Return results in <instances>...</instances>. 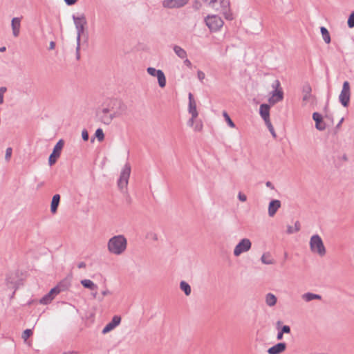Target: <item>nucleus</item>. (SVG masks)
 I'll use <instances>...</instances> for the list:
<instances>
[{
    "label": "nucleus",
    "mask_w": 354,
    "mask_h": 354,
    "mask_svg": "<svg viewBox=\"0 0 354 354\" xmlns=\"http://www.w3.org/2000/svg\"><path fill=\"white\" fill-rule=\"evenodd\" d=\"M6 50V47H1L0 48V52H3Z\"/></svg>",
    "instance_id": "obj_55"
},
{
    "label": "nucleus",
    "mask_w": 354,
    "mask_h": 354,
    "mask_svg": "<svg viewBox=\"0 0 354 354\" xmlns=\"http://www.w3.org/2000/svg\"><path fill=\"white\" fill-rule=\"evenodd\" d=\"M223 116L225 118L226 122L227 123V124L229 125L230 127H231V128L235 127V124L232 120V119L230 118V117L229 116V115L227 114V113L226 111L223 112Z\"/></svg>",
    "instance_id": "obj_31"
},
{
    "label": "nucleus",
    "mask_w": 354,
    "mask_h": 354,
    "mask_svg": "<svg viewBox=\"0 0 354 354\" xmlns=\"http://www.w3.org/2000/svg\"><path fill=\"white\" fill-rule=\"evenodd\" d=\"M147 238L153 241H157L158 240V234L153 232H149L147 234Z\"/></svg>",
    "instance_id": "obj_36"
},
{
    "label": "nucleus",
    "mask_w": 354,
    "mask_h": 354,
    "mask_svg": "<svg viewBox=\"0 0 354 354\" xmlns=\"http://www.w3.org/2000/svg\"><path fill=\"white\" fill-rule=\"evenodd\" d=\"M21 20L18 17H15L12 19L11 26L12 34L15 37H18L20 31Z\"/></svg>",
    "instance_id": "obj_21"
},
{
    "label": "nucleus",
    "mask_w": 354,
    "mask_h": 354,
    "mask_svg": "<svg viewBox=\"0 0 354 354\" xmlns=\"http://www.w3.org/2000/svg\"><path fill=\"white\" fill-rule=\"evenodd\" d=\"M93 292H91V295L93 296V298H97V292L96 290H92Z\"/></svg>",
    "instance_id": "obj_52"
},
{
    "label": "nucleus",
    "mask_w": 354,
    "mask_h": 354,
    "mask_svg": "<svg viewBox=\"0 0 354 354\" xmlns=\"http://www.w3.org/2000/svg\"><path fill=\"white\" fill-rule=\"evenodd\" d=\"M196 118L197 117H194L193 115H192L191 118L187 122V124L189 127H194V123L195 120L196 119Z\"/></svg>",
    "instance_id": "obj_45"
},
{
    "label": "nucleus",
    "mask_w": 354,
    "mask_h": 354,
    "mask_svg": "<svg viewBox=\"0 0 354 354\" xmlns=\"http://www.w3.org/2000/svg\"><path fill=\"white\" fill-rule=\"evenodd\" d=\"M273 91L271 93V96L268 99L270 104L274 105L276 103L281 102L283 98V92L280 88V82L279 80H274L272 84Z\"/></svg>",
    "instance_id": "obj_5"
},
{
    "label": "nucleus",
    "mask_w": 354,
    "mask_h": 354,
    "mask_svg": "<svg viewBox=\"0 0 354 354\" xmlns=\"http://www.w3.org/2000/svg\"><path fill=\"white\" fill-rule=\"evenodd\" d=\"M78 0H64L65 3L68 5V6H72L73 4H75Z\"/></svg>",
    "instance_id": "obj_46"
},
{
    "label": "nucleus",
    "mask_w": 354,
    "mask_h": 354,
    "mask_svg": "<svg viewBox=\"0 0 354 354\" xmlns=\"http://www.w3.org/2000/svg\"><path fill=\"white\" fill-rule=\"evenodd\" d=\"M172 49L175 55L180 59L185 58L187 55V51L180 46L179 45L175 44L172 46Z\"/></svg>",
    "instance_id": "obj_23"
},
{
    "label": "nucleus",
    "mask_w": 354,
    "mask_h": 354,
    "mask_svg": "<svg viewBox=\"0 0 354 354\" xmlns=\"http://www.w3.org/2000/svg\"><path fill=\"white\" fill-rule=\"evenodd\" d=\"M55 46V42L54 41H50V45H49L50 49H51V50L54 49Z\"/></svg>",
    "instance_id": "obj_51"
},
{
    "label": "nucleus",
    "mask_w": 354,
    "mask_h": 354,
    "mask_svg": "<svg viewBox=\"0 0 354 354\" xmlns=\"http://www.w3.org/2000/svg\"><path fill=\"white\" fill-rule=\"evenodd\" d=\"M6 281L8 283H12L10 280V277L8 276L6 277Z\"/></svg>",
    "instance_id": "obj_54"
},
{
    "label": "nucleus",
    "mask_w": 354,
    "mask_h": 354,
    "mask_svg": "<svg viewBox=\"0 0 354 354\" xmlns=\"http://www.w3.org/2000/svg\"><path fill=\"white\" fill-rule=\"evenodd\" d=\"M64 145V140H59L54 147L53 151L48 158V163L50 166L54 165L56 162L57 159L60 156Z\"/></svg>",
    "instance_id": "obj_12"
},
{
    "label": "nucleus",
    "mask_w": 354,
    "mask_h": 354,
    "mask_svg": "<svg viewBox=\"0 0 354 354\" xmlns=\"http://www.w3.org/2000/svg\"><path fill=\"white\" fill-rule=\"evenodd\" d=\"M261 261L264 265H273L275 263V260L270 252H264L261 255Z\"/></svg>",
    "instance_id": "obj_22"
},
{
    "label": "nucleus",
    "mask_w": 354,
    "mask_h": 354,
    "mask_svg": "<svg viewBox=\"0 0 354 354\" xmlns=\"http://www.w3.org/2000/svg\"><path fill=\"white\" fill-rule=\"evenodd\" d=\"M12 148L8 147L6 150V155H5V159L6 161H9L10 160V158L12 156Z\"/></svg>",
    "instance_id": "obj_38"
},
{
    "label": "nucleus",
    "mask_w": 354,
    "mask_h": 354,
    "mask_svg": "<svg viewBox=\"0 0 354 354\" xmlns=\"http://www.w3.org/2000/svg\"><path fill=\"white\" fill-rule=\"evenodd\" d=\"M301 298L305 302H310L315 299L320 300L322 299V297L319 295L315 294L313 292H306L301 295Z\"/></svg>",
    "instance_id": "obj_24"
},
{
    "label": "nucleus",
    "mask_w": 354,
    "mask_h": 354,
    "mask_svg": "<svg viewBox=\"0 0 354 354\" xmlns=\"http://www.w3.org/2000/svg\"><path fill=\"white\" fill-rule=\"evenodd\" d=\"M127 239L123 234L111 237L107 241L108 252L115 256L122 255L127 249Z\"/></svg>",
    "instance_id": "obj_2"
},
{
    "label": "nucleus",
    "mask_w": 354,
    "mask_h": 354,
    "mask_svg": "<svg viewBox=\"0 0 354 354\" xmlns=\"http://www.w3.org/2000/svg\"><path fill=\"white\" fill-rule=\"evenodd\" d=\"M121 322V317L119 316H114L112 320L106 325L102 330L103 334H106L110 331L113 330L116 326H118Z\"/></svg>",
    "instance_id": "obj_16"
},
{
    "label": "nucleus",
    "mask_w": 354,
    "mask_h": 354,
    "mask_svg": "<svg viewBox=\"0 0 354 354\" xmlns=\"http://www.w3.org/2000/svg\"><path fill=\"white\" fill-rule=\"evenodd\" d=\"M312 354H326V353H312Z\"/></svg>",
    "instance_id": "obj_56"
},
{
    "label": "nucleus",
    "mask_w": 354,
    "mask_h": 354,
    "mask_svg": "<svg viewBox=\"0 0 354 354\" xmlns=\"http://www.w3.org/2000/svg\"><path fill=\"white\" fill-rule=\"evenodd\" d=\"M147 72L152 77H156L158 80V85L160 88H165L166 86V77L162 70L156 69L153 67H148Z\"/></svg>",
    "instance_id": "obj_9"
},
{
    "label": "nucleus",
    "mask_w": 354,
    "mask_h": 354,
    "mask_svg": "<svg viewBox=\"0 0 354 354\" xmlns=\"http://www.w3.org/2000/svg\"><path fill=\"white\" fill-rule=\"evenodd\" d=\"M300 230V224L298 221H297L295 223V226H288V228H287V233L288 234H293V233H295L298 231H299Z\"/></svg>",
    "instance_id": "obj_30"
},
{
    "label": "nucleus",
    "mask_w": 354,
    "mask_h": 354,
    "mask_svg": "<svg viewBox=\"0 0 354 354\" xmlns=\"http://www.w3.org/2000/svg\"><path fill=\"white\" fill-rule=\"evenodd\" d=\"M182 60L185 66L188 68H192V64L191 61L188 59V55H187L185 58L182 59Z\"/></svg>",
    "instance_id": "obj_40"
},
{
    "label": "nucleus",
    "mask_w": 354,
    "mask_h": 354,
    "mask_svg": "<svg viewBox=\"0 0 354 354\" xmlns=\"http://www.w3.org/2000/svg\"><path fill=\"white\" fill-rule=\"evenodd\" d=\"M347 23L349 28L354 27V11L350 15Z\"/></svg>",
    "instance_id": "obj_37"
},
{
    "label": "nucleus",
    "mask_w": 354,
    "mask_h": 354,
    "mask_svg": "<svg viewBox=\"0 0 354 354\" xmlns=\"http://www.w3.org/2000/svg\"><path fill=\"white\" fill-rule=\"evenodd\" d=\"M77 268L81 269V268H86V263L83 261L82 262H80L78 264H77Z\"/></svg>",
    "instance_id": "obj_47"
},
{
    "label": "nucleus",
    "mask_w": 354,
    "mask_h": 354,
    "mask_svg": "<svg viewBox=\"0 0 354 354\" xmlns=\"http://www.w3.org/2000/svg\"><path fill=\"white\" fill-rule=\"evenodd\" d=\"M189 98V104H188V112L191 115H193L194 117H198V112L197 111L196 107V102L194 100L193 95L189 93L188 95Z\"/></svg>",
    "instance_id": "obj_15"
},
{
    "label": "nucleus",
    "mask_w": 354,
    "mask_h": 354,
    "mask_svg": "<svg viewBox=\"0 0 354 354\" xmlns=\"http://www.w3.org/2000/svg\"><path fill=\"white\" fill-rule=\"evenodd\" d=\"M313 119L315 121V127L317 129L323 131L326 129V124L322 120V116L319 113L315 112L313 114Z\"/></svg>",
    "instance_id": "obj_20"
},
{
    "label": "nucleus",
    "mask_w": 354,
    "mask_h": 354,
    "mask_svg": "<svg viewBox=\"0 0 354 354\" xmlns=\"http://www.w3.org/2000/svg\"><path fill=\"white\" fill-rule=\"evenodd\" d=\"M205 24L211 31H218L223 26V19L217 15H209L205 19Z\"/></svg>",
    "instance_id": "obj_8"
},
{
    "label": "nucleus",
    "mask_w": 354,
    "mask_h": 354,
    "mask_svg": "<svg viewBox=\"0 0 354 354\" xmlns=\"http://www.w3.org/2000/svg\"><path fill=\"white\" fill-rule=\"evenodd\" d=\"M286 348V344L284 342L278 343L268 350V354H280Z\"/></svg>",
    "instance_id": "obj_18"
},
{
    "label": "nucleus",
    "mask_w": 354,
    "mask_h": 354,
    "mask_svg": "<svg viewBox=\"0 0 354 354\" xmlns=\"http://www.w3.org/2000/svg\"><path fill=\"white\" fill-rule=\"evenodd\" d=\"M73 22L77 30V46H76V57L80 59V38L81 35L84 33L85 26L86 25V19L84 15L76 17L73 16Z\"/></svg>",
    "instance_id": "obj_4"
},
{
    "label": "nucleus",
    "mask_w": 354,
    "mask_h": 354,
    "mask_svg": "<svg viewBox=\"0 0 354 354\" xmlns=\"http://www.w3.org/2000/svg\"><path fill=\"white\" fill-rule=\"evenodd\" d=\"M202 129H203V124L201 122L196 123L195 124V126L194 127V130L195 131L199 132V131H201Z\"/></svg>",
    "instance_id": "obj_41"
},
{
    "label": "nucleus",
    "mask_w": 354,
    "mask_h": 354,
    "mask_svg": "<svg viewBox=\"0 0 354 354\" xmlns=\"http://www.w3.org/2000/svg\"><path fill=\"white\" fill-rule=\"evenodd\" d=\"M60 201V196L59 194H55L53 196L51 204H50V211L53 214L57 212V207L59 205Z\"/></svg>",
    "instance_id": "obj_26"
},
{
    "label": "nucleus",
    "mask_w": 354,
    "mask_h": 354,
    "mask_svg": "<svg viewBox=\"0 0 354 354\" xmlns=\"http://www.w3.org/2000/svg\"><path fill=\"white\" fill-rule=\"evenodd\" d=\"M95 136L99 141H102L104 138V134L102 129H97L95 131Z\"/></svg>",
    "instance_id": "obj_34"
},
{
    "label": "nucleus",
    "mask_w": 354,
    "mask_h": 354,
    "mask_svg": "<svg viewBox=\"0 0 354 354\" xmlns=\"http://www.w3.org/2000/svg\"><path fill=\"white\" fill-rule=\"evenodd\" d=\"M238 198L241 201V202H245L247 201V196L245 194H243L242 192H239L238 194Z\"/></svg>",
    "instance_id": "obj_42"
},
{
    "label": "nucleus",
    "mask_w": 354,
    "mask_h": 354,
    "mask_svg": "<svg viewBox=\"0 0 354 354\" xmlns=\"http://www.w3.org/2000/svg\"><path fill=\"white\" fill-rule=\"evenodd\" d=\"M266 185L268 187H270V189H274V186H273V185H272V183H271V182H270V181L266 182Z\"/></svg>",
    "instance_id": "obj_50"
},
{
    "label": "nucleus",
    "mask_w": 354,
    "mask_h": 354,
    "mask_svg": "<svg viewBox=\"0 0 354 354\" xmlns=\"http://www.w3.org/2000/svg\"><path fill=\"white\" fill-rule=\"evenodd\" d=\"M32 335V331L30 329H26L21 335L22 339L26 342L27 339Z\"/></svg>",
    "instance_id": "obj_32"
},
{
    "label": "nucleus",
    "mask_w": 354,
    "mask_h": 354,
    "mask_svg": "<svg viewBox=\"0 0 354 354\" xmlns=\"http://www.w3.org/2000/svg\"><path fill=\"white\" fill-rule=\"evenodd\" d=\"M197 77L201 82H203L205 78V74L202 71H197Z\"/></svg>",
    "instance_id": "obj_39"
},
{
    "label": "nucleus",
    "mask_w": 354,
    "mask_h": 354,
    "mask_svg": "<svg viewBox=\"0 0 354 354\" xmlns=\"http://www.w3.org/2000/svg\"><path fill=\"white\" fill-rule=\"evenodd\" d=\"M126 109L125 104L121 100L111 99L103 104L97 116L103 124L109 125L115 118L122 115Z\"/></svg>",
    "instance_id": "obj_1"
},
{
    "label": "nucleus",
    "mask_w": 354,
    "mask_h": 354,
    "mask_svg": "<svg viewBox=\"0 0 354 354\" xmlns=\"http://www.w3.org/2000/svg\"><path fill=\"white\" fill-rule=\"evenodd\" d=\"M281 331L283 333H290V328L289 326L285 325L281 328Z\"/></svg>",
    "instance_id": "obj_44"
},
{
    "label": "nucleus",
    "mask_w": 354,
    "mask_h": 354,
    "mask_svg": "<svg viewBox=\"0 0 354 354\" xmlns=\"http://www.w3.org/2000/svg\"><path fill=\"white\" fill-rule=\"evenodd\" d=\"M351 97V88L348 82L346 81L343 83L342 91L339 95L340 103L344 106L347 107Z\"/></svg>",
    "instance_id": "obj_10"
},
{
    "label": "nucleus",
    "mask_w": 354,
    "mask_h": 354,
    "mask_svg": "<svg viewBox=\"0 0 354 354\" xmlns=\"http://www.w3.org/2000/svg\"><path fill=\"white\" fill-rule=\"evenodd\" d=\"M80 283L83 287L90 290H97V286L90 279H82Z\"/></svg>",
    "instance_id": "obj_27"
},
{
    "label": "nucleus",
    "mask_w": 354,
    "mask_h": 354,
    "mask_svg": "<svg viewBox=\"0 0 354 354\" xmlns=\"http://www.w3.org/2000/svg\"><path fill=\"white\" fill-rule=\"evenodd\" d=\"M189 0H163L162 7L167 9L180 8L188 3Z\"/></svg>",
    "instance_id": "obj_13"
},
{
    "label": "nucleus",
    "mask_w": 354,
    "mask_h": 354,
    "mask_svg": "<svg viewBox=\"0 0 354 354\" xmlns=\"http://www.w3.org/2000/svg\"><path fill=\"white\" fill-rule=\"evenodd\" d=\"M180 288L184 292L186 296H189L192 293L191 286L188 283L185 281H181L180 283Z\"/></svg>",
    "instance_id": "obj_28"
},
{
    "label": "nucleus",
    "mask_w": 354,
    "mask_h": 354,
    "mask_svg": "<svg viewBox=\"0 0 354 354\" xmlns=\"http://www.w3.org/2000/svg\"><path fill=\"white\" fill-rule=\"evenodd\" d=\"M252 248V242L248 238L241 239L234 248L233 254L238 257L241 254L248 252Z\"/></svg>",
    "instance_id": "obj_7"
},
{
    "label": "nucleus",
    "mask_w": 354,
    "mask_h": 354,
    "mask_svg": "<svg viewBox=\"0 0 354 354\" xmlns=\"http://www.w3.org/2000/svg\"><path fill=\"white\" fill-rule=\"evenodd\" d=\"M310 252L319 257H324L326 254V248L321 236L318 234L313 235L309 241Z\"/></svg>",
    "instance_id": "obj_3"
},
{
    "label": "nucleus",
    "mask_w": 354,
    "mask_h": 354,
    "mask_svg": "<svg viewBox=\"0 0 354 354\" xmlns=\"http://www.w3.org/2000/svg\"><path fill=\"white\" fill-rule=\"evenodd\" d=\"M312 88L309 84H306L303 86L302 88V101L304 102V105H306L308 103H310L311 105H313L315 103L316 97L315 96L311 94Z\"/></svg>",
    "instance_id": "obj_11"
},
{
    "label": "nucleus",
    "mask_w": 354,
    "mask_h": 354,
    "mask_svg": "<svg viewBox=\"0 0 354 354\" xmlns=\"http://www.w3.org/2000/svg\"><path fill=\"white\" fill-rule=\"evenodd\" d=\"M320 32L323 38V40L325 41L326 44H329L330 42V36L329 34L328 30L325 27H321L320 28Z\"/></svg>",
    "instance_id": "obj_29"
},
{
    "label": "nucleus",
    "mask_w": 354,
    "mask_h": 354,
    "mask_svg": "<svg viewBox=\"0 0 354 354\" xmlns=\"http://www.w3.org/2000/svg\"><path fill=\"white\" fill-rule=\"evenodd\" d=\"M265 123H266V125L267 126L268 129H269V131L272 134V137L275 138L277 137V134L275 133V131L274 129V127H273L270 120L266 122Z\"/></svg>",
    "instance_id": "obj_33"
},
{
    "label": "nucleus",
    "mask_w": 354,
    "mask_h": 354,
    "mask_svg": "<svg viewBox=\"0 0 354 354\" xmlns=\"http://www.w3.org/2000/svg\"><path fill=\"white\" fill-rule=\"evenodd\" d=\"M130 174L131 166L129 163H126L120 172V176L118 181V188L121 191H124L127 189Z\"/></svg>",
    "instance_id": "obj_6"
},
{
    "label": "nucleus",
    "mask_w": 354,
    "mask_h": 354,
    "mask_svg": "<svg viewBox=\"0 0 354 354\" xmlns=\"http://www.w3.org/2000/svg\"><path fill=\"white\" fill-rule=\"evenodd\" d=\"M111 294V292L108 289H105L102 292V296H106Z\"/></svg>",
    "instance_id": "obj_49"
},
{
    "label": "nucleus",
    "mask_w": 354,
    "mask_h": 354,
    "mask_svg": "<svg viewBox=\"0 0 354 354\" xmlns=\"http://www.w3.org/2000/svg\"><path fill=\"white\" fill-rule=\"evenodd\" d=\"M61 290L62 289L60 288L59 286L52 288L48 294H46L40 299V303L41 304H49L54 299L55 296L58 295Z\"/></svg>",
    "instance_id": "obj_14"
},
{
    "label": "nucleus",
    "mask_w": 354,
    "mask_h": 354,
    "mask_svg": "<svg viewBox=\"0 0 354 354\" xmlns=\"http://www.w3.org/2000/svg\"><path fill=\"white\" fill-rule=\"evenodd\" d=\"M82 137L84 141H87L88 140V133L86 130L84 129L82 131Z\"/></svg>",
    "instance_id": "obj_43"
},
{
    "label": "nucleus",
    "mask_w": 354,
    "mask_h": 354,
    "mask_svg": "<svg viewBox=\"0 0 354 354\" xmlns=\"http://www.w3.org/2000/svg\"><path fill=\"white\" fill-rule=\"evenodd\" d=\"M7 91V88L6 86L0 87V104H2L4 102V95Z\"/></svg>",
    "instance_id": "obj_35"
},
{
    "label": "nucleus",
    "mask_w": 354,
    "mask_h": 354,
    "mask_svg": "<svg viewBox=\"0 0 354 354\" xmlns=\"http://www.w3.org/2000/svg\"><path fill=\"white\" fill-rule=\"evenodd\" d=\"M280 324H281V322H279H279H277V325H280Z\"/></svg>",
    "instance_id": "obj_57"
},
{
    "label": "nucleus",
    "mask_w": 354,
    "mask_h": 354,
    "mask_svg": "<svg viewBox=\"0 0 354 354\" xmlns=\"http://www.w3.org/2000/svg\"><path fill=\"white\" fill-rule=\"evenodd\" d=\"M281 207V202L279 200H272L268 205V215L273 217L277 210Z\"/></svg>",
    "instance_id": "obj_17"
},
{
    "label": "nucleus",
    "mask_w": 354,
    "mask_h": 354,
    "mask_svg": "<svg viewBox=\"0 0 354 354\" xmlns=\"http://www.w3.org/2000/svg\"><path fill=\"white\" fill-rule=\"evenodd\" d=\"M342 160H344V161H347L348 160V158H347V156L346 154H344L342 156Z\"/></svg>",
    "instance_id": "obj_53"
},
{
    "label": "nucleus",
    "mask_w": 354,
    "mask_h": 354,
    "mask_svg": "<svg viewBox=\"0 0 354 354\" xmlns=\"http://www.w3.org/2000/svg\"><path fill=\"white\" fill-rule=\"evenodd\" d=\"M277 302V297L272 293H267L265 295V303L269 307H274Z\"/></svg>",
    "instance_id": "obj_25"
},
{
    "label": "nucleus",
    "mask_w": 354,
    "mask_h": 354,
    "mask_svg": "<svg viewBox=\"0 0 354 354\" xmlns=\"http://www.w3.org/2000/svg\"><path fill=\"white\" fill-rule=\"evenodd\" d=\"M283 333H282V331H279L278 333H277V339L278 340H281L283 339Z\"/></svg>",
    "instance_id": "obj_48"
},
{
    "label": "nucleus",
    "mask_w": 354,
    "mask_h": 354,
    "mask_svg": "<svg viewBox=\"0 0 354 354\" xmlns=\"http://www.w3.org/2000/svg\"><path fill=\"white\" fill-rule=\"evenodd\" d=\"M270 105L267 104H262L259 108V113L264 122H268L270 120Z\"/></svg>",
    "instance_id": "obj_19"
}]
</instances>
